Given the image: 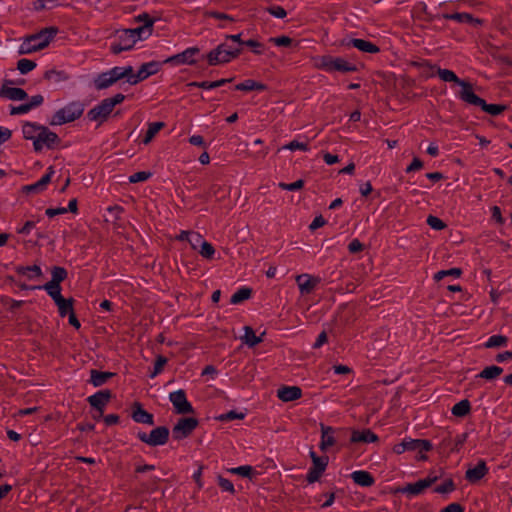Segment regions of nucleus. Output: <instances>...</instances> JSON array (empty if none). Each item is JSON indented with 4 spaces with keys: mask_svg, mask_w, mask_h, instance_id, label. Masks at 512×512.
<instances>
[{
    "mask_svg": "<svg viewBox=\"0 0 512 512\" xmlns=\"http://www.w3.org/2000/svg\"><path fill=\"white\" fill-rule=\"evenodd\" d=\"M115 81L112 79L111 75L108 73V71L101 73L98 75V77L95 79V86L97 89H106L113 85Z\"/></svg>",
    "mask_w": 512,
    "mask_h": 512,
    "instance_id": "obj_39",
    "label": "nucleus"
},
{
    "mask_svg": "<svg viewBox=\"0 0 512 512\" xmlns=\"http://www.w3.org/2000/svg\"><path fill=\"white\" fill-rule=\"evenodd\" d=\"M16 273L20 276L33 280L42 276V270L38 265L32 266H17Z\"/></svg>",
    "mask_w": 512,
    "mask_h": 512,
    "instance_id": "obj_28",
    "label": "nucleus"
},
{
    "mask_svg": "<svg viewBox=\"0 0 512 512\" xmlns=\"http://www.w3.org/2000/svg\"><path fill=\"white\" fill-rule=\"evenodd\" d=\"M304 186V181L299 179L293 183H279V187L282 190L295 191L300 190Z\"/></svg>",
    "mask_w": 512,
    "mask_h": 512,
    "instance_id": "obj_53",
    "label": "nucleus"
},
{
    "mask_svg": "<svg viewBox=\"0 0 512 512\" xmlns=\"http://www.w3.org/2000/svg\"><path fill=\"white\" fill-rule=\"evenodd\" d=\"M427 224L434 230H443L446 225L445 223L438 217L436 216H428L427 218Z\"/></svg>",
    "mask_w": 512,
    "mask_h": 512,
    "instance_id": "obj_52",
    "label": "nucleus"
},
{
    "mask_svg": "<svg viewBox=\"0 0 512 512\" xmlns=\"http://www.w3.org/2000/svg\"><path fill=\"white\" fill-rule=\"evenodd\" d=\"M200 53L198 47H189L183 52L170 56L164 60V63L173 66L193 65L197 62V56Z\"/></svg>",
    "mask_w": 512,
    "mask_h": 512,
    "instance_id": "obj_8",
    "label": "nucleus"
},
{
    "mask_svg": "<svg viewBox=\"0 0 512 512\" xmlns=\"http://www.w3.org/2000/svg\"><path fill=\"white\" fill-rule=\"evenodd\" d=\"M152 176L149 171H139L129 176L130 183L144 182Z\"/></svg>",
    "mask_w": 512,
    "mask_h": 512,
    "instance_id": "obj_50",
    "label": "nucleus"
},
{
    "mask_svg": "<svg viewBox=\"0 0 512 512\" xmlns=\"http://www.w3.org/2000/svg\"><path fill=\"white\" fill-rule=\"evenodd\" d=\"M240 54L239 49H233L226 44H220L207 54L208 63L212 66L230 62Z\"/></svg>",
    "mask_w": 512,
    "mask_h": 512,
    "instance_id": "obj_7",
    "label": "nucleus"
},
{
    "mask_svg": "<svg viewBox=\"0 0 512 512\" xmlns=\"http://www.w3.org/2000/svg\"><path fill=\"white\" fill-rule=\"evenodd\" d=\"M283 148L291 150V151H295V150L307 151L308 144L305 142H300L298 140H293L290 143H288L287 145H285Z\"/></svg>",
    "mask_w": 512,
    "mask_h": 512,
    "instance_id": "obj_54",
    "label": "nucleus"
},
{
    "mask_svg": "<svg viewBox=\"0 0 512 512\" xmlns=\"http://www.w3.org/2000/svg\"><path fill=\"white\" fill-rule=\"evenodd\" d=\"M441 512H464L463 508L458 503H451L446 506Z\"/></svg>",
    "mask_w": 512,
    "mask_h": 512,
    "instance_id": "obj_64",
    "label": "nucleus"
},
{
    "mask_svg": "<svg viewBox=\"0 0 512 512\" xmlns=\"http://www.w3.org/2000/svg\"><path fill=\"white\" fill-rule=\"evenodd\" d=\"M302 390L298 386H283L277 390V397L283 402H290L299 399Z\"/></svg>",
    "mask_w": 512,
    "mask_h": 512,
    "instance_id": "obj_22",
    "label": "nucleus"
},
{
    "mask_svg": "<svg viewBox=\"0 0 512 512\" xmlns=\"http://www.w3.org/2000/svg\"><path fill=\"white\" fill-rule=\"evenodd\" d=\"M169 400L171 401L175 412L178 414H189L193 413V407L187 400L184 390L180 389L169 394Z\"/></svg>",
    "mask_w": 512,
    "mask_h": 512,
    "instance_id": "obj_13",
    "label": "nucleus"
},
{
    "mask_svg": "<svg viewBox=\"0 0 512 512\" xmlns=\"http://www.w3.org/2000/svg\"><path fill=\"white\" fill-rule=\"evenodd\" d=\"M160 67L161 63L157 61L144 63L136 74H134V71L132 72V77L129 79V83L135 85L147 79L149 76L156 74L160 70Z\"/></svg>",
    "mask_w": 512,
    "mask_h": 512,
    "instance_id": "obj_14",
    "label": "nucleus"
},
{
    "mask_svg": "<svg viewBox=\"0 0 512 512\" xmlns=\"http://www.w3.org/2000/svg\"><path fill=\"white\" fill-rule=\"evenodd\" d=\"M464 102L470 105L479 106L483 111L493 116L501 114L506 109L504 105L487 104L485 100L477 96L474 91L465 94Z\"/></svg>",
    "mask_w": 512,
    "mask_h": 512,
    "instance_id": "obj_10",
    "label": "nucleus"
},
{
    "mask_svg": "<svg viewBox=\"0 0 512 512\" xmlns=\"http://www.w3.org/2000/svg\"><path fill=\"white\" fill-rule=\"evenodd\" d=\"M30 111V107L27 103L21 104L19 106L12 107L10 110L11 115H22L26 114Z\"/></svg>",
    "mask_w": 512,
    "mask_h": 512,
    "instance_id": "obj_60",
    "label": "nucleus"
},
{
    "mask_svg": "<svg viewBox=\"0 0 512 512\" xmlns=\"http://www.w3.org/2000/svg\"><path fill=\"white\" fill-rule=\"evenodd\" d=\"M432 449V444L428 440L424 439H412V438H404L400 443L395 444L392 448L395 454H402L406 451H416L419 454L420 460H425L426 456L423 455V452H427Z\"/></svg>",
    "mask_w": 512,
    "mask_h": 512,
    "instance_id": "obj_6",
    "label": "nucleus"
},
{
    "mask_svg": "<svg viewBox=\"0 0 512 512\" xmlns=\"http://www.w3.org/2000/svg\"><path fill=\"white\" fill-rule=\"evenodd\" d=\"M436 480V478H425L421 479L415 483L407 484L405 487H403L400 491L402 493L408 494L410 496H415L421 494L425 489L430 487L433 482Z\"/></svg>",
    "mask_w": 512,
    "mask_h": 512,
    "instance_id": "obj_18",
    "label": "nucleus"
},
{
    "mask_svg": "<svg viewBox=\"0 0 512 512\" xmlns=\"http://www.w3.org/2000/svg\"><path fill=\"white\" fill-rule=\"evenodd\" d=\"M110 392L109 391H99L94 395L88 397V402L90 405L99 411V416L103 415L104 408L109 402Z\"/></svg>",
    "mask_w": 512,
    "mask_h": 512,
    "instance_id": "obj_20",
    "label": "nucleus"
},
{
    "mask_svg": "<svg viewBox=\"0 0 512 512\" xmlns=\"http://www.w3.org/2000/svg\"><path fill=\"white\" fill-rule=\"evenodd\" d=\"M508 338L503 335H492L488 338V340L485 342L484 346L486 348H497V347H504L507 345Z\"/></svg>",
    "mask_w": 512,
    "mask_h": 512,
    "instance_id": "obj_37",
    "label": "nucleus"
},
{
    "mask_svg": "<svg viewBox=\"0 0 512 512\" xmlns=\"http://www.w3.org/2000/svg\"><path fill=\"white\" fill-rule=\"evenodd\" d=\"M164 127L163 122H153L149 123L146 135L143 139L144 144H148L152 141L155 135Z\"/></svg>",
    "mask_w": 512,
    "mask_h": 512,
    "instance_id": "obj_35",
    "label": "nucleus"
},
{
    "mask_svg": "<svg viewBox=\"0 0 512 512\" xmlns=\"http://www.w3.org/2000/svg\"><path fill=\"white\" fill-rule=\"evenodd\" d=\"M132 418L137 423L148 425H152L154 423L153 415L144 410L140 405H136L134 407Z\"/></svg>",
    "mask_w": 512,
    "mask_h": 512,
    "instance_id": "obj_29",
    "label": "nucleus"
},
{
    "mask_svg": "<svg viewBox=\"0 0 512 512\" xmlns=\"http://www.w3.org/2000/svg\"><path fill=\"white\" fill-rule=\"evenodd\" d=\"M55 171L52 166L47 169V172L34 184L25 186V191L39 193L46 189L47 185L51 182V179Z\"/></svg>",
    "mask_w": 512,
    "mask_h": 512,
    "instance_id": "obj_21",
    "label": "nucleus"
},
{
    "mask_svg": "<svg viewBox=\"0 0 512 512\" xmlns=\"http://www.w3.org/2000/svg\"><path fill=\"white\" fill-rule=\"evenodd\" d=\"M352 480L362 487H370L374 484V478L364 470H357L351 473Z\"/></svg>",
    "mask_w": 512,
    "mask_h": 512,
    "instance_id": "obj_27",
    "label": "nucleus"
},
{
    "mask_svg": "<svg viewBox=\"0 0 512 512\" xmlns=\"http://www.w3.org/2000/svg\"><path fill=\"white\" fill-rule=\"evenodd\" d=\"M84 111L83 103L79 101L71 102L63 108L57 110L50 121L51 125H63L78 119Z\"/></svg>",
    "mask_w": 512,
    "mask_h": 512,
    "instance_id": "obj_5",
    "label": "nucleus"
},
{
    "mask_svg": "<svg viewBox=\"0 0 512 512\" xmlns=\"http://www.w3.org/2000/svg\"><path fill=\"white\" fill-rule=\"evenodd\" d=\"M127 30L131 33V36H134L135 41L138 42L141 39L149 37L152 34L153 28L143 25L141 27Z\"/></svg>",
    "mask_w": 512,
    "mask_h": 512,
    "instance_id": "obj_36",
    "label": "nucleus"
},
{
    "mask_svg": "<svg viewBox=\"0 0 512 512\" xmlns=\"http://www.w3.org/2000/svg\"><path fill=\"white\" fill-rule=\"evenodd\" d=\"M470 407L468 400H462L452 407L451 412L454 416L463 417L469 413Z\"/></svg>",
    "mask_w": 512,
    "mask_h": 512,
    "instance_id": "obj_38",
    "label": "nucleus"
},
{
    "mask_svg": "<svg viewBox=\"0 0 512 512\" xmlns=\"http://www.w3.org/2000/svg\"><path fill=\"white\" fill-rule=\"evenodd\" d=\"M197 425L198 421L195 418H181L172 430L174 439L180 440L186 438Z\"/></svg>",
    "mask_w": 512,
    "mask_h": 512,
    "instance_id": "obj_16",
    "label": "nucleus"
},
{
    "mask_svg": "<svg viewBox=\"0 0 512 512\" xmlns=\"http://www.w3.org/2000/svg\"><path fill=\"white\" fill-rule=\"evenodd\" d=\"M136 21L138 22H142L143 25L145 26H148L150 28H153V25L155 23V19H153L152 17H150L147 13H142V14H139L137 17H136Z\"/></svg>",
    "mask_w": 512,
    "mask_h": 512,
    "instance_id": "obj_56",
    "label": "nucleus"
},
{
    "mask_svg": "<svg viewBox=\"0 0 512 512\" xmlns=\"http://www.w3.org/2000/svg\"><path fill=\"white\" fill-rule=\"evenodd\" d=\"M136 43L134 36H131V33L125 29L117 33L115 40L111 43L110 50L114 54H119L132 49Z\"/></svg>",
    "mask_w": 512,
    "mask_h": 512,
    "instance_id": "obj_11",
    "label": "nucleus"
},
{
    "mask_svg": "<svg viewBox=\"0 0 512 512\" xmlns=\"http://www.w3.org/2000/svg\"><path fill=\"white\" fill-rule=\"evenodd\" d=\"M310 456L312 458L313 467H311L308 471L307 480L309 483H313L317 481L325 471L328 464V457H319L315 454L314 451L310 452Z\"/></svg>",
    "mask_w": 512,
    "mask_h": 512,
    "instance_id": "obj_15",
    "label": "nucleus"
},
{
    "mask_svg": "<svg viewBox=\"0 0 512 512\" xmlns=\"http://www.w3.org/2000/svg\"><path fill=\"white\" fill-rule=\"evenodd\" d=\"M244 331H245V333L243 336V341L249 347H254L257 344H259L260 342H262V338L257 336L251 327H249V326L244 327Z\"/></svg>",
    "mask_w": 512,
    "mask_h": 512,
    "instance_id": "obj_34",
    "label": "nucleus"
},
{
    "mask_svg": "<svg viewBox=\"0 0 512 512\" xmlns=\"http://www.w3.org/2000/svg\"><path fill=\"white\" fill-rule=\"evenodd\" d=\"M52 279L49 282L60 284L67 277V272L62 267H54L52 269Z\"/></svg>",
    "mask_w": 512,
    "mask_h": 512,
    "instance_id": "obj_45",
    "label": "nucleus"
},
{
    "mask_svg": "<svg viewBox=\"0 0 512 512\" xmlns=\"http://www.w3.org/2000/svg\"><path fill=\"white\" fill-rule=\"evenodd\" d=\"M123 94H116L113 97L103 99L98 105L90 109L87 117L90 121L103 123L112 113L114 107L124 100Z\"/></svg>",
    "mask_w": 512,
    "mask_h": 512,
    "instance_id": "obj_4",
    "label": "nucleus"
},
{
    "mask_svg": "<svg viewBox=\"0 0 512 512\" xmlns=\"http://www.w3.org/2000/svg\"><path fill=\"white\" fill-rule=\"evenodd\" d=\"M114 374L111 372H102L98 370H91L90 382L95 386H101L105 384Z\"/></svg>",
    "mask_w": 512,
    "mask_h": 512,
    "instance_id": "obj_31",
    "label": "nucleus"
},
{
    "mask_svg": "<svg viewBox=\"0 0 512 512\" xmlns=\"http://www.w3.org/2000/svg\"><path fill=\"white\" fill-rule=\"evenodd\" d=\"M363 249L362 243L358 239H353L349 245L348 250L350 253H357Z\"/></svg>",
    "mask_w": 512,
    "mask_h": 512,
    "instance_id": "obj_63",
    "label": "nucleus"
},
{
    "mask_svg": "<svg viewBox=\"0 0 512 512\" xmlns=\"http://www.w3.org/2000/svg\"><path fill=\"white\" fill-rule=\"evenodd\" d=\"M313 66L317 69L332 72H354L356 66L342 57H333L330 55L315 56L312 58Z\"/></svg>",
    "mask_w": 512,
    "mask_h": 512,
    "instance_id": "obj_3",
    "label": "nucleus"
},
{
    "mask_svg": "<svg viewBox=\"0 0 512 512\" xmlns=\"http://www.w3.org/2000/svg\"><path fill=\"white\" fill-rule=\"evenodd\" d=\"M502 372L503 369L501 367L493 365L483 369L478 376L487 380H492L499 377L502 374Z\"/></svg>",
    "mask_w": 512,
    "mask_h": 512,
    "instance_id": "obj_40",
    "label": "nucleus"
},
{
    "mask_svg": "<svg viewBox=\"0 0 512 512\" xmlns=\"http://www.w3.org/2000/svg\"><path fill=\"white\" fill-rule=\"evenodd\" d=\"M198 252L203 258L211 259L215 254V249L209 242L205 240L198 249Z\"/></svg>",
    "mask_w": 512,
    "mask_h": 512,
    "instance_id": "obj_47",
    "label": "nucleus"
},
{
    "mask_svg": "<svg viewBox=\"0 0 512 512\" xmlns=\"http://www.w3.org/2000/svg\"><path fill=\"white\" fill-rule=\"evenodd\" d=\"M231 79H220L213 82L203 81V82H192L189 84V86L199 87L203 89H214L218 88L228 82H230Z\"/></svg>",
    "mask_w": 512,
    "mask_h": 512,
    "instance_id": "obj_41",
    "label": "nucleus"
},
{
    "mask_svg": "<svg viewBox=\"0 0 512 512\" xmlns=\"http://www.w3.org/2000/svg\"><path fill=\"white\" fill-rule=\"evenodd\" d=\"M168 360L166 357L162 355H158L155 360L154 369L153 372L150 374L151 378L156 377L158 374H160L164 368V366L167 364Z\"/></svg>",
    "mask_w": 512,
    "mask_h": 512,
    "instance_id": "obj_48",
    "label": "nucleus"
},
{
    "mask_svg": "<svg viewBox=\"0 0 512 512\" xmlns=\"http://www.w3.org/2000/svg\"><path fill=\"white\" fill-rule=\"evenodd\" d=\"M271 42H273L276 46H283L287 47L292 43V39L288 36H280L270 39Z\"/></svg>",
    "mask_w": 512,
    "mask_h": 512,
    "instance_id": "obj_57",
    "label": "nucleus"
},
{
    "mask_svg": "<svg viewBox=\"0 0 512 512\" xmlns=\"http://www.w3.org/2000/svg\"><path fill=\"white\" fill-rule=\"evenodd\" d=\"M55 304L58 307V311L61 317H65L66 315H69L73 311V300L72 299H65L62 297L61 299L57 300Z\"/></svg>",
    "mask_w": 512,
    "mask_h": 512,
    "instance_id": "obj_33",
    "label": "nucleus"
},
{
    "mask_svg": "<svg viewBox=\"0 0 512 512\" xmlns=\"http://www.w3.org/2000/svg\"><path fill=\"white\" fill-rule=\"evenodd\" d=\"M36 67V63L29 59H20L17 63V69L21 74H27Z\"/></svg>",
    "mask_w": 512,
    "mask_h": 512,
    "instance_id": "obj_44",
    "label": "nucleus"
},
{
    "mask_svg": "<svg viewBox=\"0 0 512 512\" xmlns=\"http://www.w3.org/2000/svg\"><path fill=\"white\" fill-rule=\"evenodd\" d=\"M268 12L272 16L279 18V19H282V18L286 17V15H287L285 9L281 6H272L268 9Z\"/></svg>",
    "mask_w": 512,
    "mask_h": 512,
    "instance_id": "obj_59",
    "label": "nucleus"
},
{
    "mask_svg": "<svg viewBox=\"0 0 512 512\" xmlns=\"http://www.w3.org/2000/svg\"><path fill=\"white\" fill-rule=\"evenodd\" d=\"M251 296V290L248 288H241L231 296V303L238 304L247 300Z\"/></svg>",
    "mask_w": 512,
    "mask_h": 512,
    "instance_id": "obj_43",
    "label": "nucleus"
},
{
    "mask_svg": "<svg viewBox=\"0 0 512 512\" xmlns=\"http://www.w3.org/2000/svg\"><path fill=\"white\" fill-rule=\"evenodd\" d=\"M228 471L232 474L248 478H252L255 474L254 468L250 465H243L235 468H230Z\"/></svg>",
    "mask_w": 512,
    "mask_h": 512,
    "instance_id": "obj_42",
    "label": "nucleus"
},
{
    "mask_svg": "<svg viewBox=\"0 0 512 512\" xmlns=\"http://www.w3.org/2000/svg\"><path fill=\"white\" fill-rule=\"evenodd\" d=\"M12 81L5 80L0 88V97L12 101H22L27 98V93L22 88L12 87Z\"/></svg>",
    "mask_w": 512,
    "mask_h": 512,
    "instance_id": "obj_17",
    "label": "nucleus"
},
{
    "mask_svg": "<svg viewBox=\"0 0 512 512\" xmlns=\"http://www.w3.org/2000/svg\"><path fill=\"white\" fill-rule=\"evenodd\" d=\"M296 282L302 295L310 294L319 283V279L310 274H301L296 277Z\"/></svg>",
    "mask_w": 512,
    "mask_h": 512,
    "instance_id": "obj_19",
    "label": "nucleus"
},
{
    "mask_svg": "<svg viewBox=\"0 0 512 512\" xmlns=\"http://www.w3.org/2000/svg\"><path fill=\"white\" fill-rule=\"evenodd\" d=\"M461 274V270L458 269V268H452V269H449V270H441V271H438L434 278L435 280H441L443 279L444 277L446 276H453L455 278L459 277Z\"/></svg>",
    "mask_w": 512,
    "mask_h": 512,
    "instance_id": "obj_51",
    "label": "nucleus"
},
{
    "mask_svg": "<svg viewBox=\"0 0 512 512\" xmlns=\"http://www.w3.org/2000/svg\"><path fill=\"white\" fill-rule=\"evenodd\" d=\"M347 45H351L354 48L358 49L361 52L364 53H371L375 54L379 52L378 46H376L374 43L364 40V39H351Z\"/></svg>",
    "mask_w": 512,
    "mask_h": 512,
    "instance_id": "obj_25",
    "label": "nucleus"
},
{
    "mask_svg": "<svg viewBox=\"0 0 512 512\" xmlns=\"http://www.w3.org/2000/svg\"><path fill=\"white\" fill-rule=\"evenodd\" d=\"M218 484H219V486L221 487V489L223 491L229 492L231 494L235 493L234 485H233V483L230 480H228V479H226L224 477L219 476L218 477Z\"/></svg>",
    "mask_w": 512,
    "mask_h": 512,
    "instance_id": "obj_55",
    "label": "nucleus"
},
{
    "mask_svg": "<svg viewBox=\"0 0 512 512\" xmlns=\"http://www.w3.org/2000/svg\"><path fill=\"white\" fill-rule=\"evenodd\" d=\"M378 440L376 434H374L371 430L366 429L362 431L354 430L351 435V441L354 443H373Z\"/></svg>",
    "mask_w": 512,
    "mask_h": 512,
    "instance_id": "obj_26",
    "label": "nucleus"
},
{
    "mask_svg": "<svg viewBox=\"0 0 512 512\" xmlns=\"http://www.w3.org/2000/svg\"><path fill=\"white\" fill-rule=\"evenodd\" d=\"M43 101H44L43 96L40 94H37V95L32 96L27 104L30 107V110H32V109L40 106L43 103Z\"/></svg>",
    "mask_w": 512,
    "mask_h": 512,
    "instance_id": "obj_62",
    "label": "nucleus"
},
{
    "mask_svg": "<svg viewBox=\"0 0 512 512\" xmlns=\"http://www.w3.org/2000/svg\"><path fill=\"white\" fill-rule=\"evenodd\" d=\"M244 45L248 46V47H251L253 49V52L255 54H262V44L255 41V40H247L245 42H243Z\"/></svg>",
    "mask_w": 512,
    "mask_h": 512,
    "instance_id": "obj_61",
    "label": "nucleus"
},
{
    "mask_svg": "<svg viewBox=\"0 0 512 512\" xmlns=\"http://www.w3.org/2000/svg\"><path fill=\"white\" fill-rule=\"evenodd\" d=\"M439 78L444 82H454L457 85H459L460 90L458 92V97L460 100L464 102L465 94L471 93L473 91V86L471 83L461 80L457 77V75L448 69H441L439 68L438 71Z\"/></svg>",
    "mask_w": 512,
    "mask_h": 512,
    "instance_id": "obj_9",
    "label": "nucleus"
},
{
    "mask_svg": "<svg viewBox=\"0 0 512 512\" xmlns=\"http://www.w3.org/2000/svg\"><path fill=\"white\" fill-rule=\"evenodd\" d=\"M445 18L451 19V20H455V21L460 22V23H472V22H474V19H473L472 15H470L468 13L450 14V15H446ZM475 22H479V21L475 20Z\"/></svg>",
    "mask_w": 512,
    "mask_h": 512,
    "instance_id": "obj_46",
    "label": "nucleus"
},
{
    "mask_svg": "<svg viewBox=\"0 0 512 512\" xmlns=\"http://www.w3.org/2000/svg\"><path fill=\"white\" fill-rule=\"evenodd\" d=\"M254 82L255 80L247 79L235 86L236 90L240 91H252L254 90Z\"/></svg>",
    "mask_w": 512,
    "mask_h": 512,
    "instance_id": "obj_58",
    "label": "nucleus"
},
{
    "mask_svg": "<svg viewBox=\"0 0 512 512\" xmlns=\"http://www.w3.org/2000/svg\"><path fill=\"white\" fill-rule=\"evenodd\" d=\"M334 434V428L330 426L321 425V441L319 446L322 451H327L330 447L336 444Z\"/></svg>",
    "mask_w": 512,
    "mask_h": 512,
    "instance_id": "obj_23",
    "label": "nucleus"
},
{
    "mask_svg": "<svg viewBox=\"0 0 512 512\" xmlns=\"http://www.w3.org/2000/svg\"><path fill=\"white\" fill-rule=\"evenodd\" d=\"M139 439L150 445V446H160L164 445L169 437V430L166 427H157L153 429L149 434L142 432L138 434Z\"/></svg>",
    "mask_w": 512,
    "mask_h": 512,
    "instance_id": "obj_12",
    "label": "nucleus"
},
{
    "mask_svg": "<svg viewBox=\"0 0 512 512\" xmlns=\"http://www.w3.org/2000/svg\"><path fill=\"white\" fill-rule=\"evenodd\" d=\"M187 241L189 242L192 249L198 250L205 240L201 234L197 232H191Z\"/></svg>",
    "mask_w": 512,
    "mask_h": 512,
    "instance_id": "obj_49",
    "label": "nucleus"
},
{
    "mask_svg": "<svg viewBox=\"0 0 512 512\" xmlns=\"http://www.w3.org/2000/svg\"><path fill=\"white\" fill-rule=\"evenodd\" d=\"M133 68L132 66H125V67H114L110 70H108V73L111 75L112 79L117 82L118 80L122 78H127V81L129 82V79L132 77Z\"/></svg>",
    "mask_w": 512,
    "mask_h": 512,
    "instance_id": "obj_30",
    "label": "nucleus"
},
{
    "mask_svg": "<svg viewBox=\"0 0 512 512\" xmlns=\"http://www.w3.org/2000/svg\"><path fill=\"white\" fill-rule=\"evenodd\" d=\"M488 472V468L484 461H480L476 466L466 471V479L470 482H477L482 479Z\"/></svg>",
    "mask_w": 512,
    "mask_h": 512,
    "instance_id": "obj_24",
    "label": "nucleus"
},
{
    "mask_svg": "<svg viewBox=\"0 0 512 512\" xmlns=\"http://www.w3.org/2000/svg\"><path fill=\"white\" fill-rule=\"evenodd\" d=\"M37 289H44L47 294L56 302L61 299L63 296L61 295V286L60 284L47 282L43 286H37Z\"/></svg>",
    "mask_w": 512,
    "mask_h": 512,
    "instance_id": "obj_32",
    "label": "nucleus"
},
{
    "mask_svg": "<svg viewBox=\"0 0 512 512\" xmlns=\"http://www.w3.org/2000/svg\"><path fill=\"white\" fill-rule=\"evenodd\" d=\"M57 34L54 27L45 28L37 34L27 37L19 46L20 54H31L42 50L49 45Z\"/></svg>",
    "mask_w": 512,
    "mask_h": 512,
    "instance_id": "obj_2",
    "label": "nucleus"
},
{
    "mask_svg": "<svg viewBox=\"0 0 512 512\" xmlns=\"http://www.w3.org/2000/svg\"><path fill=\"white\" fill-rule=\"evenodd\" d=\"M22 133L25 139L33 142L36 151H41L44 148H53L59 142V137L56 133L34 122L24 123Z\"/></svg>",
    "mask_w": 512,
    "mask_h": 512,
    "instance_id": "obj_1",
    "label": "nucleus"
}]
</instances>
